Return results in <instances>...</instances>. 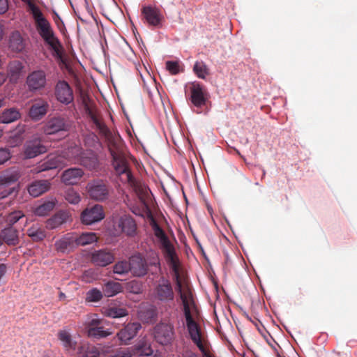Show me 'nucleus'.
<instances>
[{
	"instance_id": "61",
	"label": "nucleus",
	"mask_w": 357,
	"mask_h": 357,
	"mask_svg": "<svg viewBox=\"0 0 357 357\" xmlns=\"http://www.w3.org/2000/svg\"><path fill=\"white\" fill-rule=\"evenodd\" d=\"M203 252V247L202 246H200V247H198Z\"/></svg>"
},
{
	"instance_id": "18",
	"label": "nucleus",
	"mask_w": 357,
	"mask_h": 357,
	"mask_svg": "<svg viewBox=\"0 0 357 357\" xmlns=\"http://www.w3.org/2000/svg\"><path fill=\"white\" fill-rule=\"evenodd\" d=\"M149 224L153 234V241L160 245H172L168 234L160 227L155 218L151 215Z\"/></svg>"
},
{
	"instance_id": "6",
	"label": "nucleus",
	"mask_w": 357,
	"mask_h": 357,
	"mask_svg": "<svg viewBox=\"0 0 357 357\" xmlns=\"http://www.w3.org/2000/svg\"><path fill=\"white\" fill-rule=\"evenodd\" d=\"M69 153L70 158H73L70 160V164H79L89 169H93L98 167L97 157L92 153L82 151L79 146L69 148Z\"/></svg>"
},
{
	"instance_id": "5",
	"label": "nucleus",
	"mask_w": 357,
	"mask_h": 357,
	"mask_svg": "<svg viewBox=\"0 0 357 357\" xmlns=\"http://www.w3.org/2000/svg\"><path fill=\"white\" fill-rule=\"evenodd\" d=\"M73 158V157L70 158L69 148L59 155L50 154L37 167L38 172L62 168L70 165V160Z\"/></svg>"
},
{
	"instance_id": "52",
	"label": "nucleus",
	"mask_w": 357,
	"mask_h": 357,
	"mask_svg": "<svg viewBox=\"0 0 357 357\" xmlns=\"http://www.w3.org/2000/svg\"><path fill=\"white\" fill-rule=\"evenodd\" d=\"M182 357H199V356L197 354H196L195 352H194L191 350H186L183 353Z\"/></svg>"
},
{
	"instance_id": "16",
	"label": "nucleus",
	"mask_w": 357,
	"mask_h": 357,
	"mask_svg": "<svg viewBox=\"0 0 357 357\" xmlns=\"http://www.w3.org/2000/svg\"><path fill=\"white\" fill-rule=\"evenodd\" d=\"M16 177L13 175L0 177V199H3L18 191V185L15 183Z\"/></svg>"
},
{
	"instance_id": "59",
	"label": "nucleus",
	"mask_w": 357,
	"mask_h": 357,
	"mask_svg": "<svg viewBox=\"0 0 357 357\" xmlns=\"http://www.w3.org/2000/svg\"><path fill=\"white\" fill-rule=\"evenodd\" d=\"M59 297L60 298H64V297H66V295L63 293L61 292L60 294H59Z\"/></svg>"
},
{
	"instance_id": "25",
	"label": "nucleus",
	"mask_w": 357,
	"mask_h": 357,
	"mask_svg": "<svg viewBox=\"0 0 357 357\" xmlns=\"http://www.w3.org/2000/svg\"><path fill=\"white\" fill-rule=\"evenodd\" d=\"M68 128L65 119L62 117L50 119L44 127V132L47 135L54 134L59 131L66 130Z\"/></svg>"
},
{
	"instance_id": "14",
	"label": "nucleus",
	"mask_w": 357,
	"mask_h": 357,
	"mask_svg": "<svg viewBox=\"0 0 357 357\" xmlns=\"http://www.w3.org/2000/svg\"><path fill=\"white\" fill-rule=\"evenodd\" d=\"M117 234H124L128 237L137 235V227L135 220L129 215H123L114 225Z\"/></svg>"
},
{
	"instance_id": "3",
	"label": "nucleus",
	"mask_w": 357,
	"mask_h": 357,
	"mask_svg": "<svg viewBox=\"0 0 357 357\" xmlns=\"http://www.w3.org/2000/svg\"><path fill=\"white\" fill-rule=\"evenodd\" d=\"M185 318L190 337L202 354V357H214L210 353L208 343L203 337L200 326L195 321L192 315H185Z\"/></svg>"
},
{
	"instance_id": "47",
	"label": "nucleus",
	"mask_w": 357,
	"mask_h": 357,
	"mask_svg": "<svg viewBox=\"0 0 357 357\" xmlns=\"http://www.w3.org/2000/svg\"><path fill=\"white\" fill-rule=\"evenodd\" d=\"M23 137L21 133H15L10 137L8 144L11 147H16L22 142Z\"/></svg>"
},
{
	"instance_id": "57",
	"label": "nucleus",
	"mask_w": 357,
	"mask_h": 357,
	"mask_svg": "<svg viewBox=\"0 0 357 357\" xmlns=\"http://www.w3.org/2000/svg\"><path fill=\"white\" fill-rule=\"evenodd\" d=\"M3 36V26L2 24H0V40L2 39Z\"/></svg>"
},
{
	"instance_id": "45",
	"label": "nucleus",
	"mask_w": 357,
	"mask_h": 357,
	"mask_svg": "<svg viewBox=\"0 0 357 357\" xmlns=\"http://www.w3.org/2000/svg\"><path fill=\"white\" fill-rule=\"evenodd\" d=\"M24 216V213L21 211H15L10 213H8L5 218L6 222H7V225H13L15 222H17L20 219L23 218Z\"/></svg>"
},
{
	"instance_id": "32",
	"label": "nucleus",
	"mask_w": 357,
	"mask_h": 357,
	"mask_svg": "<svg viewBox=\"0 0 357 357\" xmlns=\"http://www.w3.org/2000/svg\"><path fill=\"white\" fill-rule=\"evenodd\" d=\"M102 289L105 296L110 297L121 292L123 287L121 283L109 280L103 284Z\"/></svg>"
},
{
	"instance_id": "46",
	"label": "nucleus",
	"mask_w": 357,
	"mask_h": 357,
	"mask_svg": "<svg viewBox=\"0 0 357 357\" xmlns=\"http://www.w3.org/2000/svg\"><path fill=\"white\" fill-rule=\"evenodd\" d=\"M166 69L172 75H176L183 71V68H181V66L177 61H166Z\"/></svg>"
},
{
	"instance_id": "39",
	"label": "nucleus",
	"mask_w": 357,
	"mask_h": 357,
	"mask_svg": "<svg viewBox=\"0 0 357 357\" xmlns=\"http://www.w3.org/2000/svg\"><path fill=\"white\" fill-rule=\"evenodd\" d=\"M195 74L200 79H206L209 75V70L203 61H197L193 66Z\"/></svg>"
},
{
	"instance_id": "54",
	"label": "nucleus",
	"mask_w": 357,
	"mask_h": 357,
	"mask_svg": "<svg viewBox=\"0 0 357 357\" xmlns=\"http://www.w3.org/2000/svg\"><path fill=\"white\" fill-rule=\"evenodd\" d=\"M146 314L149 315V318H153L156 316V312L154 309H149L146 311Z\"/></svg>"
},
{
	"instance_id": "35",
	"label": "nucleus",
	"mask_w": 357,
	"mask_h": 357,
	"mask_svg": "<svg viewBox=\"0 0 357 357\" xmlns=\"http://www.w3.org/2000/svg\"><path fill=\"white\" fill-rule=\"evenodd\" d=\"M20 117L21 114L18 109H15V107H10V109H6L3 112L0 121L3 123H10L18 120Z\"/></svg>"
},
{
	"instance_id": "9",
	"label": "nucleus",
	"mask_w": 357,
	"mask_h": 357,
	"mask_svg": "<svg viewBox=\"0 0 357 357\" xmlns=\"http://www.w3.org/2000/svg\"><path fill=\"white\" fill-rule=\"evenodd\" d=\"M97 241L98 237L95 233H68L61 238L59 245H87Z\"/></svg>"
},
{
	"instance_id": "23",
	"label": "nucleus",
	"mask_w": 357,
	"mask_h": 357,
	"mask_svg": "<svg viewBox=\"0 0 357 357\" xmlns=\"http://www.w3.org/2000/svg\"><path fill=\"white\" fill-rule=\"evenodd\" d=\"M141 328L142 325L138 322L129 323L117 333V336L121 343L128 345L129 341L137 334Z\"/></svg>"
},
{
	"instance_id": "42",
	"label": "nucleus",
	"mask_w": 357,
	"mask_h": 357,
	"mask_svg": "<svg viewBox=\"0 0 357 357\" xmlns=\"http://www.w3.org/2000/svg\"><path fill=\"white\" fill-rule=\"evenodd\" d=\"M27 234L34 242H39L45 237V231L40 229V227H36V226L30 227L27 231Z\"/></svg>"
},
{
	"instance_id": "43",
	"label": "nucleus",
	"mask_w": 357,
	"mask_h": 357,
	"mask_svg": "<svg viewBox=\"0 0 357 357\" xmlns=\"http://www.w3.org/2000/svg\"><path fill=\"white\" fill-rule=\"evenodd\" d=\"M65 199L71 204H77L81 202L80 195L73 189H68L65 192Z\"/></svg>"
},
{
	"instance_id": "51",
	"label": "nucleus",
	"mask_w": 357,
	"mask_h": 357,
	"mask_svg": "<svg viewBox=\"0 0 357 357\" xmlns=\"http://www.w3.org/2000/svg\"><path fill=\"white\" fill-rule=\"evenodd\" d=\"M9 4L8 0H0V14H3L8 11Z\"/></svg>"
},
{
	"instance_id": "10",
	"label": "nucleus",
	"mask_w": 357,
	"mask_h": 357,
	"mask_svg": "<svg viewBox=\"0 0 357 357\" xmlns=\"http://www.w3.org/2000/svg\"><path fill=\"white\" fill-rule=\"evenodd\" d=\"M143 19L153 27H161L164 21V15L161 10L155 6H143L141 8Z\"/></svg>"
},
{
	"instance_id": "4",
	"label": "nucleus",
	"mask_w": 357,
	"mask_h": 357,
	"mask_svg": "<svg viewBox=\"0 0 357 357\" xmlns=\"http://www.w3.org/2000/svg\"><path fill=\"white\" fill-rule=\"evenodd\" d=\"M121 157L123 159V167H124V171L122 172H118L116 169V174L119 175L126 174L127 176V181L134 188L135 192H136L139 201L140 202L149 203L148 200L150 198V190L146 185H142L141 183H138L135 178L133 177L132 173L130 172L128 165V161L123 155V153H121Z\"/></svg>"
},
{
	"instance_id": "50",
	"label": "nucleus",
	"mask_w": 357,
	"mask_h": 357,
	"mask_svg": "<svg viewBox=\"0 0 357 357\" xmlns=\"http://www.w3.org/2000/svg\"><path fill=\"white\" fill-rule=\"evenodd\" d=\"M132 352L131 349L127 347V349H120L116 353L113 355L112 357H132Z\"/></svg>"
},
{
	"instance_id": "31",
	"label": "nucleus",
	"mask_w": 357,
	"mask_h": 357,
	"mask_svg": "<svg viewBox=\"0 0 357 357\" xmlns=\"http://www.w3.org/2000/svg\"><path fill=\"white\" fill-rule=\"evenodd\" d=\"M23 66L21 61L18 60L11 61L8 63V68H7V75L10 77L11 82H16L19 79L20 74L22 71Z\"/></svg>"
},
{
	"instance_id": "26",
	"label": "nucleus",
	"mask_w": 357,
	"mask_h": 357,
	"mask_svg": "<svg viewBox=\"0 0 357 357\" xmlns=\"http://www.w3.org/2000/svg\"><path fill=\"white\" fill-rule=\"evenodd\" d=\"M48 111V102L44 100H38L33 102L29 110V116L33 120H40Z\"/></svg>"
},
{
	"instance_id": "20",
	"label": "nucleus",
	"mask_w": 357,
	"mask_h": 357,
	"mask_svg": "<svg viewBox=\"0 0 357 357\" xmlns=\"http://www.w3.org/2000/svg\"><path fill=\"white\" fill-rule=\"evenodd\" d=\"M190 100L195 107L201 108L206 104V88L198 82H193L190 86Z\"/></svg>"
},
{
	"instance_id": "24",
	"label": "nucleus",
	"mask_w": 357,
	"mask_h": 357,
	"mask_svg": "<svg viewBox=\"0 0 357 357\" xmlns=\"http://www.w3.org/2000/svg\"><path fill=\"white\" fill-rule=\"evenodd\" d=\"M91 259L95 266L105 267V266H108V264L114 261V257L109 251L106 250H100L91 255Z\"/></svg>"
},
{
	"instance_id": "58",
	"label": "nucleus",
	"mask_w": 357,
	"mask_h": 357,
	"mask_svg": "<svg viewBox=\"0 0 357 357\" xmlns=\"http://www.w3.org/2000/svg\"><path fill=\"white\" fill-rule=\"evenodd\" d=\"M3 244V241L2 240V233L0 234V245Z\"/></svg>"
},
{
	"instance_id": "7",
	"label": "nucleus",
	"mask_w": 357,
	"mask_h": 357,
	"mask_svg": "<svg viewBox=\"0 0 357 357\" xmlns=\"http://www.w3.org/2000/svg\"><path fill=\"white\" fill-rule=\"evenodd\" d=\"M152 335L160 345H171L175 338L174 326L169 323L160 322L153 327Z\"/></svg>"
},
{
	"instance_id": "37",
	"label": "nucleus",
	"mask_w": 357,
	"mask_h": 357,
	"mask_svg": "<svg viewBox=\"0 0 357 357\" xmlns=\"http://www.w3.org/2000/svg\"><path fill=\"white\" fill-rule=\"evenodd\" d=\"M10 47L14 52H21L24 48V43L20 33L13 32L10 36Z\"/></svg>"
},
{
	"instance_id": "15",
	"label": "nucleus",
	"mask_w": 357,
	"mask_h": 357,
	"mask_svg": "<svg viewBox=\"0 0 357 357\" xmlns=\"http://www.w3.org/2000/svg\"><path fill=\"white\" fill-rule=\"evenodd\" d=\"M54 95L58 101L66 105L74 100L73 89L64 80L57 82L54 87Z\"/></svg>"
},
{
	"instance_id": "13",
	"label": "nucleus",
	"mask_w": 357,
	"mask_h": 357,
	"mask_svg": "<svg viewBox=\"0 0 357 357\" xmlns=\"http://www.w3.org/2000/svg\"><path fill=\"white\" fill-rule=\"evenodd\" d=\"M153 295L154 298L161 303L172 302L174 298V291L169 281L162 278L155 286Z\"/></svg>"
},
{
	"instance_id": "63",
	"label": "nucleus",
	"mask_w": 357,
	"mask_h": 357,
	"mask_svg": "<svg viewBox=\"0 0 357 357\" xmlns=\"http://www.w3.org/2000/svg\"><path fill=\"white\" fill-rule=\"evenodd\" d=\"M265 174H266V172L264 170V171H263V176H264V175H265Z\"/></svg>"
},
{
	"instance_id": "27",
	"label": "nucleus",
	"mask_w": 357,
	"mask_h": 357,
	"mask_svg": "<svg viewBox=\"0 0 357 357\" xmlns=\"http://www.w3.org/2000/svg\"><path fill=\"white\" fill-rule=\"evenodd\" d=\"M50 182L47 179L36 180L28 187V192L33 197H38L49 191Z\"/></svg>"
},
{
	"instance_id": "40",
	"label": "nucleus",
	"mask_w": 357,
	"mask_h": 357,
	"mask_svg": "<svg viewBox=\"0 0 357 357\" xmlns=\"http://www.w3.org/2000/svg\"><path fill=\"white\" fill-rule=\"evenodd\" d=\"M113 273L120 275H125L130 273L129 259L117 261L113 266Z\"/></svg>"
},
{
	"instance_id": "56",
	"label": "nucleus",
	"mask_w": 357,
	"mask_h": 357,
	"mask_svg": "<svg viewBox=\"0 0 357 357\" xmlns=\"http://www.w3.org/2000/svg\"><path fill=\"white\" fill-rule=\"evenodd\" d=\"M89 276V271H85L82 275V280L85 282H89V278H87Z\"/></svg>"
},
{
	"instance_id": "28",
	"label": "nucleus",
	"mask_w": 357,
	"mask_h": 357,
	"mask_svg": "<svg viewBox=\"0 0 357 357\" xmlns=\"http://www.w3.org/2000/svg\"><path fill=\"white\" fill-rule=\"evenodd\" d=\"M132 352L134 355L140 356H150L153 351L146 337H142L132 347Z\"/></svg>"
},
{
	"instance_id": "41",
	"label": "nucleus",
	"mask_w": 357,
	"mask_h": 357,
	"mask_svg": "<svg viewBox=\"0 0 357 357\" xmlns=\"http://www.w3.org/2000/svg\"><path fill=\"white\" fill-rule=\"evenodd\" d=\"M55 205L54 200L46 201L36 208L35 213L40 216H45L54 208Z\"/></svg>"
},
{
	"instance_id": "29",
	"label": "nucleus",
	"mask_w": 357,
	"mask_h": 357,
	"mask_svg": "<svg viewBox=\"0 0 357 357\" xmlns=\"http://www.w3.org/2000/svg\"><path fill=\"white\" fill-rule=\"evenodd\" d=\"M102 313L104 316L116 319L128 316V311L123 307H116L109 304L107 307H102Z\"/></svg>"
},
{
	"instance_id": "34",
	"label": "nucleus",
	"mask_w": 357,
	"mask_h": 357,
	"mask_svg": "<svg viewBox=\"0 0 357 357\" xmlns=\"http://www.w3.org/2000/svg\"><path fill=\"white\" fill-rule=\"evenodd\" d=\"M2 240L8 245H15L19 243L17 231L12 227H7L2 231Z\"/></svg>"
},
{
	"instance_id": "21",
	"label": "nucleus",
	"mask_w": 357,
	"mask_h": 357,
	"mask_svg": "<svg viewBox=\"0 0 357 357\" xmlns=\"http://www.w3.org/2000/svg\"><path fill=\"white\" fill-rule=\"evenodd\" d=\"M73 220L71 213L68 210H59L46 220V227L49 229H54L61 225Z\"/></svg>"
},
{
	"instance_id": "17",
	"label": "nucleus",
	"mask_w": 357,
	"mask_h": 357,
	"mask_svg": "<svg viewBox=\"0 0 357 357\" xmlns=\"http://www.w3.org/2000/svg\"><path fill=\"white\" fill-rule=\"evenodd\" d=\"M27 87L30 91H38L45 87L47 77L43 70H37L30 73L26 81Z\"/></svg>"
},
{
	"instance_id": "36",
	"label": "nucleus",
	"mask_w": 357,
	"mask_h": 357,
	"mask_svg": "<svg viewBox=\"0 0 357 357\" xmlns=\"http://www.w3.org/2000/svg\"><path fill=\"white\" fill-rule=\"evenodd\" d=\"M98 323L96 320H92L88 329V335L96 338H101L108 336L111 333L106 331L102 327H98L95 324Z\"/></svg>"
},
{
	"instance_id": "38",
	"label": "nucleus",
	"mask_w": 357,
	"mask_h": 357,
	"mask_svg": "<svg viewBox=\"0 0 357 357\" xmlns=\"http://www.w3.org/2000/svg\"><path fill=\"white\" fill-rule=\"evenodd\" d=\"M58 338L63 343V347L66 349L75 350L76 348V342L73 341L70 334L65 331L61 330L58 332Z\"/></svg>"
},
{
	"instance_id": "2",
	"label": "nucleus",
	"mask_w": 357,
	"mask_h": 357,
	"mask_svg": "<svg viewBox=\"0 0 357 357\" xmlns=\"http://www.w3.org/2000/svg\"><path fill=\"white\" fill-rule=\"evenodd\" d=\"M34 21L35 28L40 38L52 50V55L57 59H62L63 46L56 36L50 20L40 10L31 14Z\"/></svg>"
},
{
	"instance_id": "19",
	"label": "nucleus",
	"mask_w": 357,
	"mask_h": 357,
	"mask_svg": "<svg viewBox=\"0 0 357 357\" xmlns=\"http://www.w3.org/2000/svg\"><path fill=\"white\" fill-rule=\"evenodd\" d=\"M130 273L135 277H142L148 272L147 264L140 255H133L129 258Z\"/></svg>"
},
{
	"instance_id": "30",
	"label": "nucleus",
	"mask_w": 357,
	"mask_h": 357,
	"mask_svg": "<svg viewBox=\"0 0 357 357\" xmlns=\"http://www.w3.org/2000/svg\"><path fill=\"white\" fill-rule=\"evenodd\" d=\"M100 351L96 346L88 342H82L77 347L78 357H98Z\"/></svg>"
},
{
	"instance_id": "11",
	"label": "nucleus",
	"mask_w": 357,
	"mask_h": 357,
	"mask_svg": "<svg viewBox=\"0 0 357 357\" xmlns=\"http://www.w3.org/2000/svg\"><path fill=\"white\" fill-rule=\"evenodd\" d=\"M105 213L102 206L94 204L86 207L80 215V220L84 225H90L104 219Z\"/></svg>"
},
{
	"instance_id": "55",
	"label": "nucleus",
	"mask_w": 357,
	"mask_h": 357,
	"mask_svg": "<svg viewBox=\"0 0 357 357\" xmlns=\"http://www.w3.org/2000/svg\"><path fill=\"white\" fill-rule=\"evenodd\" d=\"M54 21H55V22H56V24L57 25V27L59 29H60V24H63V21L61 20V17L57 14H56V17L54 18Z\"/></svg>"
},
{
	"instance_id": "62",
	"label": "nucleus",
	"mask_w": 357,
	"mask_h": 357,
	"mask_svg": "<svg viewBox=\"0 0 357 357\" xmlns=\"http://www.w3.org/2000/svg\"><path fill=\"white\" fill-rule=\"evenodd\" d=\"M67 247H63V246H61L60 247V248L63 250V248H66Z\"/></svg>"
},
{
	"instance_id": "22",
	"label": "nucleus",
	"mask_w": 357,
	"mask_h": 357,
	"mask_svg": "<svg viewBox=\"0 0 357 357\" xmlns=\"http://www.w3.org/2000/svg\"><path fill=\"white\" fill-rule=\"evenodd\" d=\"M84 176V171L82 169L71 167L62 172L61 181L66 185H75L81 181Z\"/></svg>"
},
{
	"instance_id": "12",
	"label": "nucleus",
	"mask_w": 357,
	"mask_h": 357,
	"mask_svg": "<svg viewBox=\"0 0 357 357\" xmlns=\"http://www.w3.org/2000/svg\"><path fill=\"white\" fill-rule=\"evenodd\" d=\"M47 146L43 144L40 137H35L27 140L23 146V155L26 159L34 158L41 154L45 153Z\"/></svg>"
},
{
	"instance_id": "1",
	"label": "nucleus",
	"mask_w": 357,
	"mask_h": 357,
	"mask_svg": "<svg viewBox=\"0 0 357 357\" xmlns=\"http://www.w3.org/2000/svg\"><path fill=\"white\" fill-rule=\"evenodd\" d=\"M88 115L93 123L98 130L99 133L103 136L107 142L108 151L112 157V165L114 169L118 172H122L123 168V162L121 153H123L122 148V140L120 135L113 133L109 128L102 122L97 115L88 109Z\"/></svg>"
},
{
	"instance_id": "60",
	"label": "nucleus",
	"mask_w": 357,
	"mask_h": 357,
	"mask_svg": "<svg viewBox=\"0 0 357 357\" xmlns=\"http://www.w3.org/2000/svg\"><path fill=\"white\" fill-rule=\"evenodd\" d=\"M2 61H1V56H0V66H1Z\"/></svg>"
},
{
	"instance_id": "44",
	"label": "nucleus",
	"mask_w": 357,
	"mask_h": 357,
	"mask_svg": "<svg viewBox=\"0 0 357 357\" xmlns=\"http://www.w3.org/2000/svg\"><path fill=\"white\" fill-rule=\"evenodd\" d=\"M104 294L96 288H93L86 292V301L90 302H96L102 299Z\"/></svg>"
},
{
	"instance_id": "49",
	"label": "nucleus",
	"mask_w": 357,
	"mask_h": 357,
	"mask_svg": "<svg viewBox=\"0 0 357 357\" xmlns=\"http://www.w3.org/2000/svg\"><path fill=\"white\" fill-rule=\"evenodd\" d=\"M10 159V152L8 148H0V165Z\"/></svg>"
},
{
	"instance_id": "33",
	"label": "nucleus",
	"mask_w": 357,
	"mask_h": 357,
	"mask_svg": "<svg viewBox=\"0 0 357 357\" xmlns=\"http://www.w3.org/2000/svg\"><path fill=\"white\" fill-rule=\"evenodd\" d=\"M128 208L130 210L132 213H133L136 215L139 216H144L146 214H148L149 218H151V215H152L151 212L150 211L149 203L140 202L139 201V204H128Z\"/></svg>"
},
{
	"instance_id": "64",
	"label": "nucleus",
	"mask_w": 357,
	"mask_h": 357,
	"mask_svg": "<svg viewBox=\"0 0 357 357\" xmlns=\"http://www.w3.org/2000/svg\"><path fill=\"white\" fill-rule=\"evenodd\" d=\"M2 82H2L1 80H0V85H1Z\"/></svg>"
},
{
	"instance_id": "53",
	"label": "nucleus",
	"mask_w": 357,
	"mask_h": 357,
	"mask_svg": "<svg viewBox=\"0 0 357 357\" xmlns=\"http://www.w3.org/2000/svg\"><path fill=\"white\" fill-rule=\"evenodd\" d=\"M6 273V265L4 264H0V279Z\"/></svg>"
},
{
	"instance_id": "48",
	"label": "nucleus",
	"mask_w": 357,
	"mask_h": 357,
	"mask_svg": "<svg viewBox=\"0 0 357 357\" xmlns=\"http://www.w3.org/2000/svg\"><path fill=\"white\" fill-rule=\"evenodd\" d=\"M22 2L25 3L28 8V11L32 14L39 10L40 8L35 3L36 0H21Z\"/></svg>"
},
{
	"instance_id": "8",
	"label": "nucleus",
	"mask_w": 357,
	"mask_h": 357,
	"mask_svg": "<svg viewBox=\"0 0 357 357\" xmlns=\"http://www.w3.org/2000/svg\"><path fill=\"white\" fill-rule=\"evenodd\" d=\"M88 197L96 202H102L108 199L109 185L102 179H94L86 183Z\"/></svg>"
}]
</instances>
